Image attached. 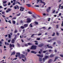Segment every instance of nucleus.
I'll return each instance as SVG.
<instances>
[{
  "label": "nucleus",
  "mask_w": 63,
  "mask_h": 63,
  "mask_svg": "<svg viewBox=\"0 0 63 63\" xmlns=\"http://www.w3.org/2000/svg\"><path fill=\"white\" fill-rule=\"evenodd\" d=\"M36 48L37 46L35 45H32L31 48V49L33 50H35V49H36Z\"/></svg>",
  "instance_id": "nucleus-1"
},
{
  "label": "nucleus",
  "mask_w": 63,
  "mask_h": 63,
  "mask_svg": "<svg viewBox=\"0 0 63 63\" xmlns=\"http://www.w3.org/2000/svg\"><path fill=\"white\" fill-rule=\"evenodd\" d=\"M31 21V20L30 18H28L27 19V23H30Z\"/></svg>",
  "instance_id": "nucleus-2"
},
{
  "label": "nucleus",
  "mask_w": 63,
  "mask_h": 63,
  "mask_svg": "<svg viewBox=\"0 0 63 63\" xmlns=\"http://www.w3.org/2000/svg\"><path fill=\"white\" fill-rule=\"evenodd\" d=\"M40 61H42V57H43V55L41 54L40 55Z\"/></svg>",
  "instance_id": "nucleus-3"
},
{
  "label": "nucleus",
  "mask_w": 63,
  "mask_h": 63,
  "mask_svg": "<svg viewBox=\"0 0 63 63\" xmlns=\"http://www.w3.org/2000/svg\"><path fill=\"white\" fill-rule=\"evenodd\" d=\"M48 58H49V56H46L44 57V58H43V60L44 61L46 59H47Z\"/></svg>",
  "instance_id": "nucleus-4"
},
{
  "label": "nucleus",
  "mask_w": 63,
  "mask_h": 63,
  "mask_svg": "<svg viewBox=\"0 0 63 63\" xmlns=\"http://www.w3.org/2000/svg\"><path fill=\"white\" fill-rule=\"evenodd\" d=\"M12 47H14L15 45L13 44L11 45V44H10L9 45V47L10 48H12Z\"/></svg>",
  "instance_id": "nucleus-5"
},
{
  "label": "nucleus",
  "mask_w": 63,
  "mask_h": 63,
  "mask_svg": "<svg viewBox=\"0 0 63 63\" xmlns=\"http://www.w3.org/2000/svg\"><path fill=\"white\" fill-rule=\"evenodd\" d=\"M24 8L22 7H20V11L21 12H22V11H24L23 10H24Z\"/></svg>",
  "instance_id": "nucleus-6"
},
{
  "label": "nucleus",
  "mask_w": 63,
  "mask_h": 63,
  "mask_svg": "<svg viewBox=\"0 0 63 63\" xmlns=\"http://www.w3.org/2000/svg\"><path fill=\"white\" fill-rule=\"evenodd\" d=\"M32 16L33 17V18H35V19L37 18V17H38V16H39V17H40V16H35L34 15H32Z\"/></svg>",
  "instance_id": "nucleus-7"
},
{
  "label": "nucleus",
  "mask_w": 63,
  "mask_h": 63,
  "mask_svg": "<svg viewBox=\"0 0 63 63\" xmlns=\"http://www.w3.org/2000/svg\"><path fill=\"white\" fill-rule=\"evenodd\" d=\"M40 2L41 3H42V4H44V5H46V3H45V2L43 1L42 0H40Z\"/></svg>",
  "instance_id": "nucleus-8"
},
{
  "label": "nucleus",
  "mask_w": 63,
  "mask_h": 63,
  "mask_svg": "<svg viewBox=\"0 0 63 63\" xmlns=\"http://www.w3.org/2000/svg\"><path fill=\"white\" fill-rule=\"evenodd\" d=\"M11 10H12V9L11 8H8L7 9V10H6V13H9V12H10Z\"/></svg>",
  "instance_id": "nucleus-9"
},
{
  "label": "nucleus",
  "mask_w": 63,
  "mask_h": 63,
  "mask_svg": "<svg viewBox=\"0 0 63 63\" xmlns=\"http://www.w3.org/2000/svg\"><path fill=\"white\" fill-rule=\"evenodd\" d=\"M16 54L18 55V57H19L20 55V54L19 53H16Z\"/></svg>",
  "instance_id": "nucleus-10"
},
{
  "label": "nucleus",
  "mask_w": 63,
  "mask_h": 63,
  "mask_svg": "<svg viewBox=\"0 0 63 63\" xmlns=\"http://www.w3.org/2000/svg\"><path fill=\"white\" fill-rule=\"evenodd\" d=\"M15 52L14 51L13 52H12L11 55H15Z\"/></svg>",
  "instance_id": "nucleus-11"
},
{
  "label": "nucleus",
  "mask_w": 63,
  "mask_h": 63,
  "mask_svg": "<svg viewBox=\"0 0 63 63\" xmlns=\"http://www.w3.org/2000/svg\"><path fill=\"white\" fill-rule=\"evenodd\" d=\"M11 43L12 44H14L15 43V40L14 39H13L11 41Z\"/></svg>",
  "instance_id": "nucleus-12"
},
{
  "label": "nucleus",
  "mask_w": 63,
  "mask_h": 63,
  "mask_svg": "<svg viewBox=\"0 0 63 63\" xmlns=\"http://www.w3.org/2000/svg\"><path fill=\"white\" fill-rule=\"evenodd\" d=\"M26 5L28 7H30L31 6V5L30 4H26Z\"/></svg>",
  "instance_id": "nucleus-13"
},
{
  "label": "nucleus",
  "mask_w": 63,
  "mask_h": 63,
  "mask_svg": "<svg viewBox=\"0 0 63 63\" xmlns=\"http://www.w3.org/2000/svg\"><path fill=\"white\" fill-rule=\"evenodd\" d=\"M28 25L27 24H24V27H28Z\"/></svg>",
  "instance_id": "nucleus-14"
},
{
  "label": "nucleus",
  "mask_w": 63,
  "mask_h": 63,
  "mask_svg": "<svg viewBox=\"0 0 63 63\" xmlns=\"http://www.w3.org/2000/svg\"><path fill=\"white\" fill-rule=\"evenodd\" d=\"M31 53H34V54H36V53H37V52L33 51H31Z\"/></svg>",
  "instance_id": "nucleus-15"
},
{
  "label": "nucleus",
  "mask_w": 63,
  "mask_h": 63,
  "mask_svg": "<svg viewBox=\"0 0 63 63\" xmlns=\"http://www.w3.org/2000/svg\"><path fill=\"white\" fill-rule=\"evenodd\" d=\"M28 44L29 46H32V45H33V44H32L30 43H28Z\"/></svg>",
  "instance_id": "nucleus-16"
},
{
  "label": "nucleus",
  "mask_w": 63,
  "mask_h": 63,
  "mask_svg": "<svg viewBox=\"0 0 63 63\" xmlns=\"http://www.w3.org/2000/svg\"><path fill=\"white\" fill-rule=\"evenodd\" d=\"M52 61V59H50L48 61V63H51V62Z\"/></svg>",
  "instance_id": "nucleus-17"
},
{
  "label": "nucleus",
  "mask_w": 63,
  "mask_h": 63,
  "mask_svg": "<svg viewBox=\"0 0 63 63\" xmlns=\"http://www.w3.org/2000/svg\"><path fill=\"white\" fill-rule=\"evenodd\" d=\"M49 46V45H47V47H48V48H52V47L51 46Z\"/></svg>",
  "instance_id": "nucleus-18"
},
{
  "label": "nucleus",
  "mask_w": 63,
  "mask_h": 63,
  "mask_svg": "<svg viewBox=\"0 0 63 63\" xmlns=\"http://www.w3.org/2000/svg\"><path fill=\"white\" fill-rule=\"evenodd\" d=\"M59 25H60L59 24L57 25H56V28L57 29L58 28V27H59L58 26H59Z\"/></svg>",
  "instance_id": "nucleus-19"
},
{
  "label": "nucleus",
  "mask_w": 63,
  "mask_h": 63,
  "mask_svg": "<svg viewBox=\"0 0 63 63\" xmlns=\"http://www.w3.org/2000/svg\"><path fill=\"white\" fill-rule=\"evenodd\" d=\"M20 28H21V29H24V27L23 26H21L20 27Z\"/></svg>",
  "instance_id": "nucleus-20"
},
{
  "label": "nucleus",
  "mask_w": 63,
  "mask_h": 63,
  "mask_svg": "<svg viewBox=\"0 0 63 63\" xmlns=\"http://www.w3.org/2000/svg\"><path fill=\"white\" fill-rule=\"evenodd\" d=\"M56 34L57 36H58L59 35V33L58 32H56Z\"/></svg>",
  "instance_id": "nucleus-21"
},
{
  "label": "nucleus",
  "mask_w": 63,
  "mask_h": 63,
  "mask_svg": "<svg viewBox=\"0 0 63 63\" xmlns=\"http://www.w3.org/2000/svg\"><path fill=\"white\" fill-rule=\"evenodd\" d=\"M58 57H55V60H54V61L55 62V61H56V59H58Z\"/></svg>",
  "instance_id": "nucleus-22"
},
{
  "label": "nucleus",
  "mask_w": 63,
  "mask_h": 63,
  "mask_svg": "<svg viewBox=\"0 0 63 63\" xmlns=\"http://www.w3.org/2000/svg\"><path fill=\"white\" fill-rule=\"evenodd\" d=\"M12 22L13 24H16V21H12Z\"/></svg>",
  "instance_id": "nucleus-23"
},
{
  "label": "nucleus",
  "mask_w": 63,
  "mask_h": 63,
  "mask_svg": "<svg viewBox=\"0 0 63 63\" xmlns=\"http://www.w3.org/2000/svg\"><path fill=\"white\" fill-rule=\"evenodd\" d=\"M21 56L22 58H24V57L25 56H24V55L23 54H22L21 55Z\"/></svg>",
  "instance_id": "nucleus-24"
},
{
  "label": "nucleus",
  "mask_w": 63,
  "mask_h": 63,
  "mask_svg": "<svg viewBox=\"0 0 63 63\" xmlns=\"http://www.w3.org/2000/svg\"><path fill=\"white\" fill-rule=\"evenodd\" d=\"M5 45H7V46H8V45H9V44L8 43H7L6 42H5Z\"/></svg>",
  "instance_id": "nucleus-25"
},
{
  "label": "nucleus",
  "mask_w": 63,
  "mask_h": 63,
  "mask_svg": "<svg viewBox=\"0 0 63 63\" xmlns=\"http://www.w3.org/2000/svg\"><path fill=\"white\" fill-rule=\"evenodd\" d=\"M35 7H39V5H35L34 6Z\"/></svg>",
  "instance_id": "nucleus-26"
},
{
  "label": "nucleus",
  "mask_w": 63,
  "mask_h": 63,
  "mask_svg": "<svg viewBox=\"0 0 63 63\" xmlns=\"http://www.w3.org/2000/svg\"><path fill=\"white\" fill-rule=\"evenodd\" d=\"M47 42H52L51 39L50 40H48V41H47Z\"/></svg>",
  "instance_id": "nucleus-27"
},
{
  "label": "nucleus",
  "mask_w": 63,
  "mask_h": 63,
  "mask_svg": "<svg viewBox=\"0 0 63 63\" xmlns=\"http://www.w3.org/2000/svg\"><path fill=\"white\" fill-rule=\"evenodd\" d=\"M28 13L29 14H32V13H31V12L30 11H29L28 12Z\"/></svg>",
  "instance_id": "nucleus-28"
},
{
  "label": "nucleus",
  "mask_w": 63,
  "mask_h": 63,
  "mask_svg": "<svg viewBox=\"0 0 63 63\" xmlns=\"http://www.w3.org/2000/svg\"><path fill=\"white\" fill-rule=\"evenodd\" d=\"M53 56H54L53 55H51L50 56V57H53Z\"/></svg>",
  "instance_id": "nucleus-29"
},
{
  "label": "nucleus",
  "mask_w": 63,
  "mask_h": 63,
  "mask_svg": "<svg viewBox=\"0 0 63 63\" xmlns=\"http://www.w3.org/2000/svg\"><path fill=\"white\" fill-rule=\"evenodd\" d=\"M16 15L17 16H19L20 15V13H19V14H17Z\"/></svg>",
  "instance_id": "nucleus-30"
},
{
  "label": "nucleus",
  "mask_w": 63,
  "mask_h": 63,
  "mask_svg": "<svg viewBox=\"0 0 63 63\" xmlns=\"http://www.w3.org/2000/svg\"><path fill=\"white\" fill-rule=\"evenodd\" d=\"M7 3V1H5L3 2V4H6Z\"/></svg>",
  "instance_id": "nucleus-31"
},
{
  "label": "nucleus",
  "mask_w": 63,
  "mask_h": 63,
  "mask_svg": "<svg viewBox=\"0 0 63 63\" xmlns=\"http://www.w3.org/2000/svg\"><path fill=\"white\" fill-rule=\"evenodd\" d=\"M37 35V34H33L31 36V37H33V36H34V35Z\"/></svg>",
  "instance_id": "nucleus-32"
},
{
  "label": "nucleus",
  "mask_w": 63,
  "mask_h": 63,
  "mask_svg": "<svg viewBox=\"0 0 63 63\" xmlns=\"http://www.w3.org/2000/svg\"><path fill=\"white\" fill-rule=\"evenodd\" d=\"M17 32V30H15L14 31V33H16Z\"/></svg>",
  "instance_id": "nucleus-33"
},
{
  "label": "nucleus",
  "mask_w": 63,
  "mask_h": 63,
  "mask_svg": "<svg viewBox=\"0 0 63 63\" xmlns=\"http://www.w3.org/2000/svg\"><path fill=\"white\" fill-rule=\"evenodd\" d=\"M35 24H36V25L38 24V22L36 21H35Z\"/></svg>",
  "instance_id": "nucleus-34"
},
{
  "label": "nucleus",
  "mask_w": 63,
  "mask_h": 63,
  "mask_svg": "<svg viewBox=\"0 0 63 63\" xmlns=\"http://www.w3.org/2000/svg\"><path fill=\"white\" fill-rule=\"evenodd\" d=\"M8 35L9 38H11V35H10V34H8Z\"/></svg>",
  "instance_id": "nucleus-35"
},
{
  "label": "nucleus",
  "mask_w": 63,
  "mask_h": 63,
  "mask_svg": "<svg viewBox=\"0 0 63 63\" xmlns=\"http://www.w3.org/2000/svg\"><path fill=\"white\" fill-rule=\"evenodd\" d=\"M7 4H3V6L4 7H6V6H7Z\"/></svg>",
  "instance_id": "nucleus-36"
},
{
  "label": "nucleus",
  "mask_w": 63,
  "mask_h": 63,
  "mask_svg": "<svg viewBox=\"0 0 63 63\" xmlns=\"http://www.w3.org/2000/svg\"><path fill=\"white\" fill-rule=\"evenodd\" d=\"M60 56L62 57H63V55L62 54H60Z\"/></svg>",
  "instance_id": "nucleus-37"
},
{
  "label": "nucleus",
  "mask_w": 63,
  "mask_h": 63,
  "mask_svg": "<svg viewBox=\"0 0 63 63\" xmlns=\"http://www.w3.org/2000/svg\"><path fill=\"white\" fill-rule=\"evenodd\" d=\"M24 45L25 47H28V45H27V44H25Z\"/></svg>",
  "instance_id": "nucleus-38"
},
{
  "label": "nucleus",
  "mask_w": 63,
  "mask_h": 63,
  "mask_svg": "<svg viewBox=\"0 0 63 63\" xmlns=\"http://www.w3.org/2000/svg\"><path fill=\"white\" fill-rule=\"evenodd\" d=\"M61 9H63V6H59V8H61Z\"/></svg>",
  "instance_id": "nucleus-39"
},
{
  "label": "nucleus",
  "mask_w": 63,
  "mask_h": 63,
  "mask_svg": "<svg viewBox=\"0 0 63 63\" xmlns=\"http://www.w3.org/2000/svg\"><path fill=\"white\" fill-rule=\"evenodd\" d=\"M55 11H56L55 10H53V12H52V13L54 14V13L55 12Z\"/></svg>",
  "instance_id": "nucleus-40"
},
{
  "label": "nucleus",
  "mask_w": 63,
  "mask_h": 63,
  "mask_svg": "<svg viewBox=\"0 0 63 63\" xmlns=\"http://www.w3.org/2000/svg\"><path fill=\"white\" fill-rule=\"evenodd\" d=\"M55 35V33L54 32L53 33V34L52 35V36H54Z\"/></svg>",
  "instance_id": "nucleus-41"
},
{
  "label": "nucleus",
  "mask_w": 63,
  "mask_h": 63,
  "mask_svg": "<svg viewBox=\"0 0 63 63\" xmlns=\"http://www.w3.org/2000/svg\"><path fill=\"white\" fill-rule=\"evenodd\" d=\"M32 24H31L30 25V27H33V26L32 25H32Z\"/></svg>",
  "instance_id": "nucleus-42"
},
{
  "label": "nucleus",
  "mask_w": 63,
  "mask_h": 63,
  "mask_svg": "<svg viewBox=\"0 0 63 63\" xmlns=\"http://www.w3.org/2000/svg\"><path fill=\"white\" fill-rule=\"evenodd\" d=\"M48 21H50V18H48Z\"/></svg>",
  "instance_id": "nucleus-43"
},
{
  "label": "nucleus",
  "mask_w": 63,
  "mask_h": 63,
  "mask_svg": "<svg viewBox=\"0 0 63 63\" xmlns=\"http://www.w3.org/2000/svg\"><path fill=\"white\" fill-rule=\"evenodd\" d=\"M14 9H15V10H16V9H17V7H16V6H15L14 7Z\"/></svg>",
  "instance_id": "nucleus-44"
},
{
  "label": "nucleus",
  "mask_w": 63,
  "mask_h": 63,
  "mask_svg": "<svg viewBox=\"0 0 63 63\" xmlns=\"http://www.w3.org/2000/svg\"><path fill=\"white\" fill-rule=\"evenodd\" d=\"M2 14L3 15L4 14H5V12L4 11L2 12Z\"/></svg>",
  "instance_id": "nucleus-45"
},
{
  "label": "nucleus",
  "mask_w": 63,
  "mask_h": 63,
  "mask_svg": "<svg viewBox=\"0 0 63 63\" xmlns=\"http://www.w3.org/2000/svg\"><path fill=\"white\" fill-rule=\"evenodd\" d=\"M55 38H53V39H51V40H52H52H55Z\"/></svg>",
  "instance_id": "nucleus-46"
},
{
  "label": "nucleus",
  "mask_w": 63,
  "mask_h": 63,
  "mask_svg": "<svg viewBox=\"0 0 63 63\" xmlns=\"http://www.w3.org/2000/svg\"><path fill=\"white\" fill-rule=\"evenodd\" d=\"M39 1H40V0H37V3L38 4V2H39Z\"/></svg>",
  "instance_id": "nucleus-47"
},
{
  "label": "nucleus",
  "mask_w": 63,
  "mask_h": 63,
  "mask_svg": "<svg viewBox=\"0 0 63 63\" xmlns=\"http://www.w3.org/2000/svg\"><path fill=\"white\" fill-rule=\"evenodd\" d=\"M13 19H16V17H15L13 18Z\"/></svg>",
  "instance_id": "nucleus-48"
},
{
  "label": "nucleus",
  "mask_w": 63,
  "mask_h": 63,
  "mask_svg": "<svg viewBox=\"0 0 63 63\" xmlns=\"http://www.w3.org/2000/svg\"><path fill=\"white\" fill-rule=\"evenodd\" d=\"M43 46V44H40V47H42Z\"/></svg>",
  "instance_id": "nucleus-49"
},
{
  "label": "nucleus",
  "mask_w": 63,
  "mask_h": 63,
  "mask_svg": "<svg viewBox=\"0 0 63 63\" xmlns=\"http://www.w3.org/2000/svg\"><path fill=\"white\" fill-rule=\"evenodd\" d=\"M23 21H22L21 20L20 21V23H23Z\"/></svg>",
  "instance_id": "nucleus-50"
},
{
  "label": "nucleus",
  "mask_w": 63,
  "mask_h": 63,
  "mask_svg": "<svg viewBox=\"0 0 63 63\" xmlns=\"http://www.w3.org/2000/svg\"><path fill=\"white\" fill-rule=\"evenodd\" d=\"M15 3H16V2H14L13 3V6H14V5H15Z\"/></svg>",
  "instance_id": "nucleus-51"
},
{
  "label": "nucleus",
  "mask_w": 63,
  "mask_h": 63,
  "mask_svg": "<svg viewBox=\"0 0 63 63\" xmlns=\"http://www.w3.org/2000/svg\"><path fill=\"white\" fill-rule=\"evenodd\" d=\"M49 10L47 9V12H49Z\"/></svg>",
  "instance_id": "nucleus-52"
},
{
  "label": "nucleus",
  "mask_w": 63,
  "mask_h": 63,
  "mask_svg": "<svg viewBox=\"0 0 63 63\" xmlns=\"http://www.w3.org/2000/svg\"><path fill=\"white\" fill-rule=\"evenodd\" d=\"M16 6L17 8V9H19V7L18 6V5H16Z\"/></svg>",
  "instance_id": "nucleus-53"
},
{
  "label": "nucleus",
  "mask_w": 63,
  "mask_h": 63,
  "mask_svg": "<svg viewBox=\"0 0 63 63\" xmlns=\"http://www.w3.org/2000/svg\"><path fill=\"white\" fill-rule=\"evenodd\" d=\"M42 28H43V29H46V27H43Z\"/></svg>",
  "instance_id": "nucleus-54"
},
{
  "label": "nucleus",
  "mask_w": 63,
  "mask_h": 63,
  "mask_svg": "<svg viewBox=\"0 0 63 63\" xmlns=\"http://www.w3.org/2000/svg\"><path fill=\"white\" fill-rule=\"evenodd\" d=\"M36 55L37 56H38V57H40V54H36Z\"/></svg>",
  "instance_id": "nucleus-55"
},
{
  "label": "nucleus",
  "mask_w": 63,
  "mask_h": 63,
  "mask_svg": "<svg viewBox=\"0 0 63 63\" xmlns=\"http://www.w3.org/2000/svg\"><path fill=\"white\" fill-rule=\"evenodd\" d=\"M20 38L21 39V38H23V36H22V37H21V35H20Z\"/></svg>",
  "instance_id": "nucleus-56"
},
{
  "label": "nucleus",
  "mask_w": 63,
  "mask_h": 63,
  "mask_svg": "<svg viewBox=\"0 0 63 63\" xmlns=\"http://www.w3.org/2000/svg\"><path fill=\"white\" fill-rule=\"evenodd\" d=\"M30 50H29L28 49H27V51H28V52H30Z\"/></svg>",
  "instance_id": "nucleus-57"
},
{
  "label": "nucleus",
  "mask_w": 63,
  "mask_h": 63,
  "mask_svg": "<svg viewBox=\"0 0 63 63\" xmlns=\"http://www.w3.org/2000/svg\"><path fill=\"white\" fill-rule=\"evenodd\" d=\"M11 4V3H10V2H9L8 4V5H10Z\"/></svg>",
  "instance_id": "nucleus-58"
},
{
  "label": "nucleus",
  "mask_w": 63,
  "mask_h": 63,
  "mask_svg": "<svg viewBox=\"0 0 63 63\" xmlns=\"http://www.w3.org/2000/svg\"><path fill=\"white\" fill-rule=\"evenodd\" d=\"M51 8V7H48V10H50V8Z\"/></svg>",
  "instance_id": "nucleus-59"
},
{
  "label": "nucleus",
  "mask_w": 63,
  "mask_h": 63,
  "mask_svg": "<svg viewBox=\"0 0 63 63\" xmlns=\"http://www.w3.org/2000/svg\"><path fill=\"white\" fill-rule=\"evenodd\" d=\"M35 45H38V43L36 42L35 44Z\"/></svg>",
  "instance_id": "nucleus-60"
},
{
  "label": "nucleus",
  "mask_w": 63,
  "mask_h": 63,
  "mask_svg": "<svg viewBox=\"0 0 63 63\" xmlns=\"http://www.w3.org/2000/svg\"><path fill=\"white\" fill-rule=\"evenodd\" d=\"M63 21L62 22V26H63Z\"/></svg>",
  "instance_id": "nucleus-61"
},
{
  "label": "nucleus",
  "mask_w": 63,
  "mask_h": 63,
  "mask_svg": "<svg viewBox=\"0 0 63 63\" xmlns=\"http://www.w3.org/2000/svg\"><path fill=\"white\" fill-rule=\"evenodd\" d=\"M0 41H1V42H3L4 41V40L3 39H2Z\"/></svg>",
  "instance_id": "nucleus-62"
},
{
  "label": "nucleus",
  "mask_w": 63,
  "mask_h": 63,
  "mask_svg": "<svg viewBox=\"0 0 63 63\" xmlns=\"http://www.w3.org/2000/svg\"><path fill=\"white\" fill-rule=\"evenodd\" d=\"M17 44L18 46H20V45L19 44V43H17Z\"/></svg>",
  "instance_id": "nucleus-63"
},
{
  "label": "nucleus",
  "mask_w": 63,
  "mask_h": 63,
  "mask_svg": "<svg viewBox=\"0 0 63 63\" xmlns=\"http://www.w3.org/2000/svg\"><path fill=\"white\" fill-rule=\"evenodd\" d=\"M37 40H40V38H37Z\"/></svg>",
  "instance_id": "nucleus-64"
}]
</instances>
